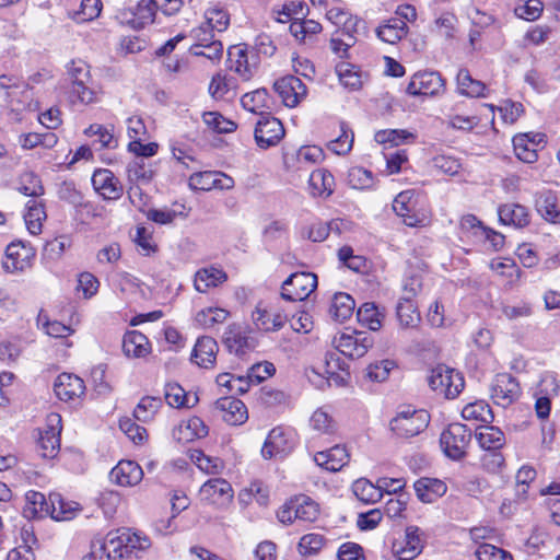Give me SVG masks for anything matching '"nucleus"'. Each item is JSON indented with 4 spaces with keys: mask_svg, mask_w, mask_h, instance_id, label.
I'll use <instances>...</instances> for the list:
<instances>
[{
    "mask_svg": "<svg viewBox=\"0 0 560 560\" xmlns=\"http://www.w3.org/2000/svg\"><path fill=\"white\" fill-rule=\"evenodd\" d=\"M151 541L148 536L132 532L130 528L110 530L104 541L100 544V551H104L107 560H121L148 549Z\"/></svg>",
    "mask_w": 560,
    "mask_h": 560,
    "instance_id": "obj_1",
    "label": "nucleus"
},
{
    "mask_svg": "<svg viewBox=\"0 0 560 560\" xmlns=\"http://www.w3.org/2000/svg\"><path fill=\"white\" fill-rule=\"evenodd\" d=\"M428 382L435 393L448 399L457 397L465 386L463 375L446 365L433 368Z\"/></svg>",
    "mask_w": 560,
    "mask_h": 560,
    "instance_id": "obj_2",
    "label": "nucleus"
},
{
    "mask_svg": "<svg viewBox=\"0 0 560 560\" xmlns=\"http://www.w3.org/2000/svg\"><path fill=\"white\" fill-rule=\"evenodd\" d=\"M296 432L290 427L278 425L267 435L261 447V456L265 459L284 457L296 446Z\"/></svg>",
    "mask_w": 560,
    "mask_h": 560,
    "instance_id": "obj_3",
    "label": "nucleus"
},
{
    "mask_svg": "<svg viewBox=\"0 0 560 560\" xmlns=\"http://www.w3.org/2000/svg\"><path fill=\"white\" fill-rule=\"evenodd\" d=\"M470 441L471 430L462 423H451L440 438L444 454L453 460L462 459L466 455Z\"/></svg>",
    "mask_w": 560,
    "mask_h": 560,
    "instance_id": "obj_4",
    "label": "nucleus"
},
{
    "mask_svg": "<svg viewBox=\"0 0 560 560\" xmlns=\"http://www.w3.org/2000/svg\"><path fill=\"white\" fill-rule=\"evenodd\" d=\"M332 346L345 357L359 359L373 346V339L363 331L345 330L332 338Z\"/></svg>",
    "mask_w": 560,
    "mask_h": 560,
    "instance_id": "obj_5",
    "label": "nucleus"
},
{
    "mask_svg": "<svg viewBox=\"0 0 560 560\" xmlns=\"http://www.w3.org/2000/svg\"><path fill=\"white\" fill-rule=\"evenodd\" d=\"M252 320L257 330L272 332L285 325L288 316L278 304L260 301L252 313Z\"/></svg>",
    "mask_w": 560,
    "mask_h": 560,
    "instance_id": "obj_6",
    "label": "nucleus"
},
{
    "mask_svg": "<svg viewBox=\"0 0 560 560\" xmlns=\"http://www.w3.org/2000/svg\"><path fill=\"white\" fill-rule=\"evenodd\" d=\"M423 547V532L418 526L410 525L393 541L392 552L398 560H413L422 552Z\"/></svg>",
    "mask_w": 560,
    "mask_h": 560,
    "instance_id": "obj_7",
    "label": "nucleus"
},
{
    "mask_svg": "<svg viewBox=\"0 0 560 560\" xmlns=\"http://www.w3.org/2000/svg\"><path fill=\"white\" fill-rule=\"evenodd\" d=\"M428 423L429 415L424 410L407 408L390 421V429L398 436L408 439L422 432Z\"/></svg>",
    "mask_w": 560,
    "mask_h": 560,
    "instance_id": "obj_8",
    "label": "nucleus"
},
{
    "mask_svg": "<svg viewBox=\"0 0 560 560\" xmlns=\"http://www.w3.org/2000/svg\"><path fill=\"white\" fill-rule=\"evenodd\" d=\"M317 288V276L313 272L292 273L282 284L281 298L290 302L307 299Z\"/></svg>",
    "mask_w": 560,
    "mask_h": 560,
    "instance_id": "obj_9",
    "label": "nucleus"
},
{
    "mask_svg": "<svg viewBox=\"0 0 560 560\" xmlns=\"http://www.w3.org/2000/svg\"><path fill=\"white\" fill-rule=\"evenodd\" d=\"M61 417L50 412L46 417L45 428L39 431L37 451L44 458H54L60 448Z\"/></svg>",
    "mask_w": 560,
    "mask_h": 560,
    "instance_id": "obj_10",
    "label": "nucleus"
},
{
    "mask_svg": "<svg viewBox=\"0 0 560 560\" xmlns=\"http://www.w3.org/2000/svg\"><path fill=\"white\" fill-rule=\"evenodd\" d=\"M445 82L436 71H422L412 75L406 92L412 96H434L442 93Z\"/></svg>",
    "mask_w": 560,
    "mask_h": 560,
    "instance_id": "obj_11",
    "label": "nucleus"
},
{
    "mask_svg": "<svg viewBox=\"0 0 560 560\" xmlns=\"http://www.w3.org/2000/svg\"><path fill=\"white\" fill-rule=\"evenodd\" d=\"M521 395L518 382L508 373L497 374L491 384V398L494 404L505 408Z\"/></svg>",
    "mask_w": 560,
    "mask_h": 560,
    "instance_id": "obj_12",
    "label": "nucleus"
},
{
    "mask_svg": "<svg viewBox=\"0 0 560 560\" xmlns=\"http://www.w3.org/2000/svg\"><path fill=\"white\" fill-rule=\"evenodd\" d=\"M200 500L219 508L228 505L233 499L231 483L223 478L207 480L199 490Z\"/></svg>",
    "mask_w": 560,
    "mask_h": 560,
    "instance_id": "obj_13",
    "label": "nucleus"
},
{
    "mask_svg": "<svg viewBox=\"0 0 560 560\" xmlns=\"http://www.w3.org/2000/svg\"><path fill=\"white\" fill-rule=\"evenodd\" d=\"M256 55L244 45H235L228 50V67L244 81L253 78L256 68Z\"/></svg>",
    "mask_w": 560,
    "mask_h": 560,
    "instance_id": "obj_14",
    "label": "nucleus"
},
{
    "mask_svg": "<svg viewBox=\"0 0 560 560\" xmlns=\"http://www.w3.org/2000/svg\"><path fill=\"white\" fill-rule=\"evenodd\" d=\"M306 375L312 383L320 387L325 382L328 385L334 384L336 386H342L346 384L349 374L341 366L340 360L335 353H327L325 355L323 380H320L319 383H316L315 377H322V374L315 369L308 370Z\"/></svg>",
    "mask_w": 560,
    "mask_h": 560,
    "instance_id": "obj_15",
    "label": "nucleus"
},
{
    "mask_svg": "<svg viewBox=\"0 0 560 560\" xmlns=\"http://www.w3.org/2000/svg\"><path fill=\"white\" fill-rule=\"evenodd\" d=\"M284 136L281 121L272 116L262 115L256 124L255 140L259 148L268 149L276 145Z\"/></svg>",
    "mask_w": 560,
    "mask_h": 560,
    "instance_id": "obj_16",
    "label": "nucleus"
},
{
    "mask_svg": "<svg viewBox=\"0 0 560 560\" xmlns=\"http://www.w3.org/2000/svg\"><path fill=\"white\" fill-rule=\"evenodd\" d=\"M273 89L287 107L298 106L307 94L306 85L294 75H285L277 80Z\"/></svg>",
    "mask_w": 560,
    "mask_h": 560,
    "instance_id": "obj_17",
    "label": "nucleus"
},
{
    "mask_svg": "<svg viewBox=\"0 0 560 560\" xmlns=\"http://www.w3.org/2000/svg\"><path fill=\"white\" fill-rule=\"evenodd\" d=\"M34 257L33 248L21 242H12L7 246L2 266L7 272H20L26 270Z\"/></svg>",
    "mask_w": 560,
    "mask_h": 560,
    "instance_id": "obj_18",
    "label": "nucleus"
},
{
    "mask_svg": "<svg viewBox=\"0 0 560 560\" xmlns=\"http://www.w3.org/2000/svg\"><path fill=\"white\" fill-rule=\"evenodd\" d=\"M542 133H520L512 142L516 158L524 163H534L538 159V150L544 147Z\"/></svg>",
    "mask_w": 560,
    "mask_h": 560,
    "instance_id": "obj_19",
    "label": "nucleus"
},
{
    "mask_svg": "<svg viewBox=\"0 0 560 560\" xmlns=\"http://www.w3.org/2000/svg\"><path fill=\"white\" fill-rule=\"evenodd\" d=\"M56 396L63 401L81 398L85 393L84 381L71 373H61L54 383Z\"/></svg>",
    "mask_w": 560,
    "mask_h": 560,
    "instance_id": "obj_20",
    "label": "nucleus"
},
{
    "mask_svg": "<svg viewBox=\"0 0 560 560\" xmlns=\"http://www.w3.org/2000/svg\"><path fill=\"white\" fill-rule=\"evenodd\" d=\"M215 408L220 411L222 419L231 425H241L248 419L245 404L233 396L219 398Z\"/></svg>",
    "mask_w": 560,
    "mask_h": 560,
    "instance_id": "obj_21",
    "label": "nucleus"
},
{
    "mask_svg": "<svg viewBox=\"0 0 560 560\" xmlns=\"http://www.w3.org/2000/svg\"><path fill=\"white\" fill-rule=\"evenodd\" d=\"M110 480L121 487H133L143 478V470L133 460H120L109 472Z\"/></svg>",
    "mask_w": 560,
    "mask_h": 560,
    "instance_id": "obj_22",
    "label": "nucleus"
},
{
    "mask_svg": "<svg viewBox=\"0 0 560 560\" xmlns=\"http://www.w3.org/2000/svg\"><path fill=\"white\" fill-rule=\"evenodd\" d=\"M94 189L107 200H117L122 194V187L109 170L96 171L92 176Z\"/></svg>",
    "mask_w": 560,
    "mask_h": 560,
    "instance_id": "obj_23",
    "label": "nucleus"
},
{
    "mask_svg": "<svg viewBox=\"0 0 560 560\" xmlns=\"http://www.w3.org/2000/svg\"><path fill=\"white\" fill-rule=\"evenodd\" d=\"M349 453L345 446L335 445L329 450L317 452L314 462L327 471H339L349 462Z\"/></svg>",
    "mask_w": 560,
    "mask_h": 560,
    "instance_id": "obj_24",
    "label": "nucleus"
},
{
    "mask_svg": "<svg viewBox=\"0 0 560 560\" xmlns=\"http://www.w3.org/2000/svg\"><path fill=\"white\" fill-rule=\"evenodd\" d=\"M218 349V343L212 337H200L192 349L191 361L201 368H211L215 362Z\"/></svg>",
    "mask_w": 560,
    "mask_h": 560,
    "instance_id": "obj_25",
    "label": "nucleus"
},
{
    "mask_svg": "<svg viewBox=\"0 0 560 560\" xmlns=\"http://www.w3.org/2000/svg\"><path fill=\"white\" fill-rule=\"evenodd\" d=\"M413 196L412 190H404L393 201V210L408 226H417L422 222L413 212L416 208Z\"/></svg>",
    "mask_w": 560,
    "mask_h": 560,
    "instance_id": "obj_26",
    "label": "nucleus"
},
{
    "mask_svg": "<svg viewBox=\"0 0 560 560\" xmlns=\"http://www.w3.org/2000/svg\"><path fill=\"white\" fill-rule=\"evenodd\" d=\"M336 73L340 84L350 91L360 90L369 79L368 73L359 67L345 61L336 66Z\"/></svg>",
    "mask_w": 560,
    "mask_h": 560,
    "instance_id": "obj_27",
    "label": "nucleus"
},
{
    "mask_svg": "<svg viewBox=\"0 0 560 560\" xmlns=\"http://www.w3.org/2000/svg\"><path fill=\"white\" fill-rule=\"evenodd\" d=\"M81 505L71 500L62 498L60 494L50 495V517L57 522H67L75 518L81 512Z\"/></svg>",
    "mask_w": 560,
    "mask_h": 560,
    "instance_id": "obj_28",
    "label": "nucleus"
},
{
    "mask_svg": "<svg viewBox=\"0 0 560 560\" xmlns=\"http://www.w3.org/2000/svg\"><path fill=\"white\" fill-rule=\"evenodd\" d=\"M418 499L423 503H433L446 493L444 481L434 478H420L413 485Z\"/></svg>",
    "mask_w": 560,
    "mask_h": 560,
    "instance_id": "obj_29",
    "label": "nucleus"
},
{
    "mask_svg": "<svg viewBox=\"0 0 560 560\" xmlns=\"http://www.w3.org/2000/svg\"><path fill=\"white\" fill-rule=\"evenodd\" d=\"M308 190L314 197L328 198L335 190V178L325 168L313 171L308 178Z\"/></svg>",
    "mask_w": 560,
    "mask_h": 560,
    "instance_id": "obj_30",
    "label": "nucleus"
},
{
    "mask_svg": "<svg viewBox=\"0 0 560 560\" xmlns=\"http://www.w3.org/2000/svg\"><path fill=\"white\" fill-rule=\"evenodd\" d=\"M499 220L502 224L522 229L529 223V213L526 207L518 203H505L498 209Z\"/></svg>",
    "mask_w": 560,
    "mask_h": 560,
    "instance_id": "obj_31",
    "label": "nucleus"
},
{
    "mask_svg": "<svg viewBox=\"0 0 560 560\" xmlns=\"http://www.w3.org/2000/svg\"><path fill=\"white\" fill-rule=\"evenodd\" d=\"M228 280L224 270L215 267H206L199 269L194 279V287L200 293H206L211 288H215Z\"/></svg>",
    "mask_w": 560,
    "mask_h": 560,
    "instance_id": "obj_32",
    "label": "nucleus"
},
{
    "mask_svg": "<svg viewBox=\"0 0 560 560\" xmlns=\"http://www.w3.org/2000/svg\"><path fill=\"white\" fill-rule=\"evenodd\" d=\"M37 326L43 331L55 339L65 340L63 345L68 348L72 347V342L68 340V337L74 334V329L70 326L62 324L59 320H50L46 314L39 312L37 316Z\"/></svg>",
    "mask_w": 560,
    "mask_h": 560,
    "instance_id": "obj_33",
    "label": "nucleus"
},
{
    "mask_svg": "<svg viewBox=\"0 0 560 560\" xmlns=\"http://www.w3.org/2000/svg\"><path fill=\"white\" fill-rule=\"evenodd\" d=\"M396 316L402 329L417 328L421 322L417 305L410 296H404L398 301Z\"/></svg>",
    "mask_w": 560,
    "mask_h": 560,
    "instance_id": "obj_34",
    "label": "nucleus"
},
{
    "mask_svg": "<svg viewBox=\"0 0 560 560\" xmlns=\"http://www.w3.org/2000/svg\"><path fill=\"white\" fill-rule=\"evenodd\" d=\"M223 342L230 352L242 355L249 348L248 337L245 329L238 324H231L223 335Z\"/></svg>",
    "mask_w": 560,
    "mask_h": 560,
    "instance_id": "obj_35",
    "label": "nucleus"
},
{
    "mask_svg": "<svg viewBox=\"0 0 560 560\" xmlns=\"http://www.w3.org/2000/svg\"><path fill=\"white\" fill-rule=\"evenodd\" d=\"M50 501L48 502L42 492L30 490L25 493V504L23 506L24 517L42 518L49 514Z\"/></svg>",
    "mask_w": 560,
    "mask_h": 560,
    "instance_id": "obj_36",
    "label": "nucleus"
},
{
    "mask_svg": "<svg viewBox=\"0 0 560 560\" xmlns=\"http://www.w3.org/2000/svg\"><path fill=\"white\" fill-rule=\"evenodd\" d=\"M122 351L129 358H142L149 353L150 342L142 332L131 330L124 336Z\"/></svg>",
    "mask_w": 560,
    "mask_h": 560,
    "instance_id": "obj_37",
    "label": "nucleus"
},
{
    "mask_svg": "<svg viewBox=\"0 0 560 560\" xmlns=\"http://www.w3.org/2000/svg\"><path fill=\"white\" fill-rule=\"evenodd\" d=\"M407 23L400 18H390L376 28L377 37L388 44H396L407 35Z\"/></svg>",
    "mask_w": 560,
    "mask_h": 560,
    "instance_id": "obj_38",
    "label": "nucleus"
},
{
    "mask_svg": "<svg viewBox=\"0 0 560 560\" xmlns=\"http://www.w3.org/2000/svg\"><path fill=\"white\" fill-rule=\"evenodd\" d=\"M355 308L353 298L345 292L336 293L329 306V314L336 322L342 323L349 319Z\"/></svg>",
    "mask_w": 560,
    "mask_h": 560,
    "instance_id": "obj_39",
    "label": "nucleus"
},
{
    "mask_svg": "<svg viewBox=\"0 0 560 560\" xmlns=\"http://www.w3.org/2000/svg\"><path fill=\"white\" fill-rule=\"evenodd\" d=\"M457 92L467 97H485L486 85L474 79L467 69H460L456 75Z\"/></svg>",
    "mask_w": 560,
    "mask_h": 560,
    "instance_id": "obj_40",
    "label": "nucleus"
},
{
    "mask_svg": "<svg viewBox=\"0 0 560 560\" xmlns=\"http://www.w3.org/2000/svg\"><path fill=\"white\" fill-rule=\"evenodd\" d=\"M71 101L83 105H90L98 102L100 92L92 85L91 80H81L71 82L70 88Z\"/></svg>",
    "mask_w": 560,
    "mask_h": 560,
    "instance_id": "obj_41",
    "label": "nucleus"
},
{
    "mask_svg": "<svg viewBox=\"0 0 560 560\" xmlns=\"http://www.w3.org/2000/svg\"><path fill=\"white\" fill-rule=\"evenodd\" d=\"M176 434L178 441L190 442L205 438L208 434V427L199 417H191L178 425Z\"/></svg>",
    "mask_w": 560,
    "mask_h": 560,
    "instance_id": "obj_42",
    "label": "nucleus"
},
{
    "mask_svg": "<svg viewBox=\"0 0 560 560\" xmlns=\"http://www.w3.org/2000/svg\"><path fill=\"white\" fill-rule=\"evenodd\" d=\"M361 325L376 331L382 327L384 313L372 302L363 303L357 312Z\"/></svg>",
    "mask_w": 560,
    "mask_h": 560,
    "instance_id": "obj_43",
    "label": "nucleus"
},
{
    "mask_svg": "<svg viewBox=\"0 0 560 560\" xmlns=\"http://www.w3.org/2000/svg\"><path fill=\"white\" fill-rule=\"evenodd\" d=\"M230 313L222 307H206L198 311L195 315V323L205 329H211L219 324L224 323Z\"/></svg>",
    "mask_w": 560,
    "mask_h": 560,
    "instance_id": "obj_44",
    "label": "nucleus"
},
{
    "mask_svg": "<svg viewBox=\"0 0 560 560\" xmlns=\"http://www.w3.org/2000/svg\"><path fill=\"white\" fill-rule=\"evenodd\" d=\"M45 219L46 212L42 202L37 200L27 201L24 221L31 234L37 235L42 232L43 221Z\"/></svg>",
    "mask_w": 560,
    "mask_h": 560,
    "instance_id": "obj_45",
    "label": "nucleus"
},
{
    "mask_svg": "<svg viewBox=\"0 0 560 560\" xmlns=\"http://www.w3.org/2000/svg\"><path fill=\"white\" fill-rule=\"evenodd\" d=\"M462 417L467 421L481 423H490L493 420L492 410L485 400L467 404L462 410Z\"/></svg>",
    "mask_w": 560,
    "mask_h": 560,
    "instance_id": "obj_46",
    "label": "nucleus"
},
{
    "mask_svg": "<svg viewBox=\"0 0 560 560\" xmlns=\"http://www.w3.org/2000/svg\"><path fill=\"white\" fill-rule=\"evenodd\" d=\"M479 445L487 451H498L505 444L504 433L494 425L483 427L477 434Z\"/></svg>",
    "mask_w": 560,
    "mask_h": 560,
    "instance_id": "obj_47",
    "label": "nucleus"
},
{
    "mask_svg": "<svg viewBox=\"0 0 560 560\" xmlns=\"http://www.w3.org/2000/svg\"><path fill=\"white\" fill-rule=\"evenodd\" d=\"M326 19L338 27L336 32H357L359 20L341 8L334 7L327 10Z\"/></svg>",
    "mask_w": 560,
    "mask_h": 560,
    "instance_id": "obj_48",
    "label": "nucleus"
},
{
    "mask_svg": "<svg viewBox=\"0 0 560 560\" xmlns=\"http://www.w3.org/2000/svg\"><path fill=\"white\" fill-rule=\"evenodd\" d=\"M162 405L163 402L161 398L145 396L141 398L136 406L133 410V417L140 422H150L154 419Z\"/></svg>",
    "mask_w": 560,
    "mask_h": 560,
    "instance_id": "obj_49",
    "label": "nucleus"
},
{
    "mask_svg": "<svg viewBox=\"0 0 560 560\" xmlns=\"http://www.w3.org/2000/svg\"><path fill=\"white\" fill-rule=\"evenodd\" d=\"M268 499V489L260 481L252 482L238 493V501L243 505H248L255 501L258 505L265 506Z\"/></svg>",
    "mask_w": 560,
    "mask_h": 560,
    "instance_id": "obj_50",
    "label": "nucleus"
},
{
    "mask_svg": "<svg viewBox=\"0 0 560 560\" xmlns=\"http://www.w3.org/2000/svg\"><path fill=\"white\" fill-rule=\"evenodd\" d=\"M155 3V0H140L138 2L132 12L133 19L131 23L133 27L142 28L154 22V16L158 11Z\"/></svg>",
    "mask_w": 560,
    "mask_h": 560,
    "instance_id": "obj_51",
    "label": "nucleus"
},
{
    "mask_svg": "<svg viewBox=\"0 0 560 560\" xmlns=\"http://www.w3.org/2000/svg\"><path fill=\"white\" fill-rule=\"evenodd\" d=\"M295 506V516L298 521L314 522L319 515L318 504L307 495H298L293 498Z\"/></svg>",
    "mask_w": 560,
    "mask_h": 560,
    "instance_id": "obj_52",
    "label": "nucleus"
},
{
    "mask_svg": "<svg viewBox=\"0 0 560 560\" xmlns=\"http://www.w3.org/2000/svg\"><path fill=\"white\" fill-rule=\"evenodd\" d=\"M486 233V226L472 214L464 215L459 222L460 240H471L480 242L482 234Z\"/></svg>",
    "mask_w": 560,
    "mask_h": 560,
    "instance_id": "obj_53",
    "label": "nucleus"
},
{
    "mask_svg": "<svg viewBox=\"0 0 560 560\" xmlns=\"http://www.w3.org/2000/svg\"><path fill=\"white\" fill-rule=\"evenodd\" d=\"M268 91L266 89H257L253 92L246 93L242 96V106L250 112L264 115V109L268 106Z\"/></svg>",
    "mask_w": 560,
    "mask_h": 560,
    "instance_id": "obj_54",
    "label": "nucleus"
},
{
    "mask_svg": "<svg viewBox=\"0 0 560 560\" xmlns=\"http://www.w3.org/2000/svg\"><path fill=\"white\" fill-rule=\"evenodd\" d=\"M357 32H335L330 39V49L339 58H348L349 49L357 43Z\"/></svg>",
    "mask_w": 560,
    "mask_h": 560,
    "instance_id": "obj_55",
    "label": "nucleus"
},
{
    "mask_svg": "<svg viewBox=\"0 0 560 560\" xmlns=\"http://www.w3.org/2000/svg\"><path fill=\"white\" fill-rule=\"evenodd\" d=\"M348 184L354 189H372L375 186V178L371 171L353 166L348 171Z\"/></svg>",
    "mask_w": 560,
    "mask_h": 560,
    "instance_id": "obj_56",
    "label": "nucleus"
},
{
    "mask_svg": "<svg viewBox=\"0 0 560 560\" xmlns=\"http://www.w3.org/2000/svg\"><path fill=\"white\" fill-rule=\"evenodd\" d=\"M353 131L346 122H340V135L328 143V149L338 155L347 154L353 145Z\"/></svg>",
    "mask_w": 560,
    "mask_h": 560,
    "instance_id": "obj_57",
    "label": "nucleus"
},
{
    "mask_svg": "<svg viewBox=\"0 0 560 560\" xmlns=\"http://www.w3.org/2000/svg\"><path fill=\"white\" fill-rule=\"evenodd\" d=\"M190 458L206 474H219L224 468V464L219 457L208 456L199 450L192 451Z\"/></svg>",
    "mask_w": 560,
    "mask_h": 560,
    "instance_id": "obj_58",
    "label": "nucleus"
},
{
    "mask_svg": "<svg viewBox=\"0 0 560 560\" xmlns=\"http://www.w3.org/2000/svg\"><path fill=\"white\" fill-rule=\"evenodd\" d=\"M206 23L215 32H224L230 25V14L219 5L210 7L205 12Z\"/></svg>",
    "mask_w": 560,
    "mask_h": 560,
    "instance_id": "obj_59",
    "label": "nucleus"
},
{
    "mask_svg": "<svg viewBox=\"0 0 560 560\" xmlns=\"http://www.w3.org/2000/svg\"><path fill=\"white\" fill-rule=\"evenodd\" d=\"M102 10L101 0H82L80 9L70 14L77 23H84L96 19Z\"/></svg>",
    "mask_w": 560,
    "mask_h": 560,
    "instance_id": "obj_60",
    "label": "nucleus"
},
{
    "mask_svg": "<svg viewBox=\"0 0 560 560\" xmlns=\"http://www.w3.org/2000/svg\"><path fill=\"white\" fill-rule=\"evenodd\" d=\"M374 139L377 143H390L399 145L404 142L415 139V135L404 129H386L375 133Z\"/></svg>",
    "mask_w": 560,
    "mask_h": 560,
    "instance_id": "obj_61",
    "label": "nucleus"
},
{
    "mask_svg": "<svg viewBox=\"0 0 560 560\" xmlns=\"http://www.w3.org/2000/svg\"><path fill=\"white\" fill-rule=\"evenodd\" d=\"M311 427L320 434H332L336 431L334 418L323 408H318L311 417Z\"/></svg>",
    "mask_w": 560,
    "mask_h": 560,
    "instance_id": "obj_62",
    "label": "nucleus"
},
{
    "mask_svg": "<svg viewBox=\"0 0 560 560\" xmlns=\"http://www.w3.org/2000/svg\"><path fill=\"white\" fill-rule=\"evenodd\" d=\"M19 191L24 196L38 197L44 194V187L36 174L24 172L20 177Z\"/></svg>",
    "mask_w": 560,
    "mask_h": 560,
    "instance_id": "obj_63",
    "label": "nucleus"
},
{
    "mask_svg": "<svg viewBox=\"0 0 560 560\" xmlns=\"http://www.w3.org/2000/svg\"><path fill=\"white\" fill-rule=\"evenodd\" d=\"M475 556L477 560H513L509 551L487 542L478 546Z\"/></svg>",
    "mask_w": 560,
    "mask_h": 560,
    "instance_id": "obj_64",
    "label": "nucleus"
}]
</instances>
